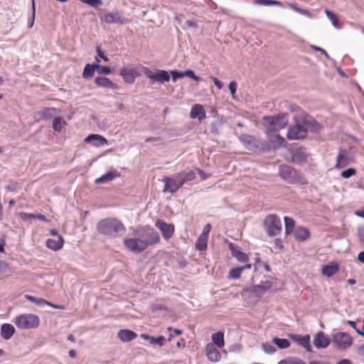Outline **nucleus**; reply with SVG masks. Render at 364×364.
<instances>
[{"mask_svg": "<svg viewBox=\"0 0 364 364\" xmlns=\"http://www.w3.org/2000/svg\"><path fill=\"white\" fill-rule=\"evenodd\" d=\"M356 173L355 169L353 168H349L341 173V176L344 178H349L350 177L355 175Z\"/></svg>", "mask_w": 364, "mask_h": 364, "instance_id": "obj_50", "label": "nucleus"}, {"mask_svg": "<svg viewBox=\"0 0 364 364\" xmlns=\"http://www.w3.org/2000/svg\"><path fill=\"white\" fill-rule=\"evenodd\" d=\"M212 341L218 348H223L225 345L224 333L222 331H218L212 334Z\"/></svg>", "mask_w": 364, "mask_h": 364, "instance_id": "obj_34", "label": "nucleus"}, {"mask_svg": "<svg viewBox=\"0 0 364 364\" xmlns=\"http://www.w3.org/2000/svg\"><path fill=\"white\" fill-rule=\"evenodd\" d=\"M358 259L362 262L364 263V251L360 252L358 255Z\"/></svg>", "mask_w": 364, "mask_h": 364, "instance_id": "obj_63", "label": "nucleus"}, {"mask_svg": "<svg viewBox=\"0 0 364 364\" xmlns=\"http://www.w3.org/2000/svg\"><path fill=\"white\" fill-rule=\"evenodd\" d=\"M206 355L208 358L212 362H218L221 358L220 353L215 348L213 344L206 346Z\"/></svg>", "mask_w": 364, "mask_h": 364, "instance_id": "obj_25", "label": "nucleus"}, {"mask_svg": "<svg viewBox=\"0 0 364 364\" xmlns=\"http://www.w3.org/2000/svg\"><path fill=\"white\" fill-rule=\"evenodd\" d=\"M183 75H184V77L185 76L188 77L191 79H192L195 81H197V82H200L201 80L200 77L197 76L196 75H195L194 72L191 70H187L184 71Z\"/></svg>", "mask_w": 364, "mask_h": 364, "instance_id": "obj_49", "label": "nucleus"}, {"mask_svg": "<svg viewBox=\"0 0 364 364\" xmlns=\"http://www.w3.org/2000/svg\"><path fill=\"white\" fill-rule=\"evenodd\" d=\"M28 217L30 218H38V219H39L40 220H42V221H47V219H46V216L43 215H41V214H38L36 215H32V214H28Z\"/></svg>", "mask_w": 364, "mask_h": 364, "instance_id": "obj_58", "label": "nucleus"}, {"mask_svg": "<svg viewBox=\"0 0 364 364\" xmlns=\"http://www.w3.org/2000/svg\"><path fill=\"white\" fill-rule=\"evenodd\" d=\"M144 74L151 80L159 83H164L170 80V74L164 70H156L153 71L147 67L142 68Z\"/></svg>", "mask_w": 364, "mask_h": 364, "instance_id": "obj_7", "label": "nucleus"}, {"mask_svg": "<svg viewBox=\"0 0 364 364\" xmlns=\"http://www.w3.org/2000/svg\"><path fill=\"white\" fill-rule=\"evenodd\" d=\"M32 16L31 17V19L28 21V28H32L34 23L35 21V6H34V1L33 0V6H32Z\"/></svg>", "mask_w": 364, "mask_h": 364, "instance_id": "obj_55", "label": "nucleus"}, {"mask_svg": "<svg viewBox=\"0 0 364 364\" xmlns=\"http://www.w3.org/2000/svg\"><path fill=\"white\" fill-rule=\"evenodd\" d=\"M288 6L300 14L305 15V16L310 15V13L309 11L299 8L295 4L289 3V4H288Z\"/></svg>", "mask_w": 364, "mask_h": 364, "instance_id": "obj_47", "label": "nucleus"}, {"mask_svg": "<svg viewBox=\"0 0 364 364\" xmlns=\"http://www.w3.org/2000/svg\"><path fill=\"white\" fill-rule=\"evenodd\" d=\"M134 237L124 240V245L134 253H141L149 246H154L160 241L159 232L150 225L138 228L134 232Z\"/></svg>", "mask_w": 364, "mask_h": 364, "instance_id": "obj_1", "label": "nucleus"}, {"mask_svg": "<svg viewBox=\"0 0 364 364\" xmlns=\"http://www.w3.org/2000/svg\"><path fill=\"white\" fill-rule=\"evenodd\" d=\"M119 173H118L117 171H116V170L111 171H109L107 173L102 175L100 178H97V179H95V183L97 184L108 183L109 181H113L115 178L119 177Z\"/></svg>", "mask_w": 364, "mask_h": 364, "instance_id": "obj_29", "label": "nucleus"}, {"mask_svg": "<svg viewBox=\"0 0 364 364\" xmlns=\"http://www.w3.org/2000/svg\"><path fill=\"white\" fill-rule=\"evenodd\" d=\"M358 353L364 359V344H363L358 350Z\"/></svg>", "mask_w": 364, "mask_h": 364, "instance_id": "obj_62", "label": "nucleus"}, {"mask_svg": "<svg viewBox=\"0 0 364 364\" xmlns=\"http://www.w3.org/2000/svg\"><path fill=\"white\" fill-rule=\"evenodd\" d=\"M272 342L280 349H286L290 346V342L286 338H279L274 337Z\"/></svg>", "mask_w": 364, "mask_h": 364, "instance_id": "obj_36", "label": "nucleus"}, {"mask_svg": "<svg viewBox=\"0 0 364 364\" xmlns=\"http://www.w3.org/2000/svg\"><path fill=\"white\" fill-rule=\"evenodd\" d=\"M15 333V328L10 323H4L1 326V336L5 340L10 339Z\"/></svg>", "mask_w": 364, "mask_h": 364, "instance_id": "obj_28", "label": "nucleus"}, {"mask_svg": "<svg viewBox=\"0 0 364 364\" xmlns=\"http://www.w3.org/2000/svg\"><path fill=\"white\" fill-rule=\"evenodd\" d=\"M177 177H180L183 183L185 184L189 181L194 180L196 177V173L194 171L191 170L188 171H183L179 173H177Z\"/></svg>", "mask_w": 364, "mask_h": 364, "instance_id": "obj_32", "label": "nucleus"}, {"mask_svg": "<svg viewBox=\"0 0 364 364\" xmlns=\"http://www.w3.org/2000/svg\"><path fill=\"white\" fill-rule=\"evenodd\" d=\"M190 117L191 119H198L200 122L205 119L206 114L203 105H194L191 109Z\"/></svg>", "mask_w": 364, "mask_h": 364, "instance_id": "obj_19", "label": "nucleus"}, {"mask_svg": "<svg viewBox=\"0 0 364 364\" xmlns=\"http://www.w3.org/2000/svg\"><path fill=\"white\" fill-rule=\"evenodd\" d=\"M102 19L105 23L109 24H124L127 22V19L125 18L123 13L117 10L105 14Z\"/></svg>", "mask_w": 364, "mask_h": 364, "instance_id": "obj_11", "label": "nucleus"}, {"mask_svg": "<svg viewBox=\"0 0 364 364\" xmlns=\"http://www.w3.org/2000/svg\"><path fill=\"white\" fill-rule=\"evenodd\" d=\"M83 4H88L92 7H97L102 5V0H80Z\"/></svg>", "mask_w": 364, "mask_h": 364, "instance_id": "obj_52", "label": "nucleus"}, {"mask_svg": "<svg viewBox=\"0 0 364 364\" xmlns=\"http://www.w3.org/2000/svg\"><path fill=\"white\" fill-rule=\"evenodd\" d=\"M96 51L97 55L96 56H98V59L100 60V58H102L104 61L107 62L109 60V58L107 55H105L104 51H102L100 46H97Z\"/></svg>", "mask_w": 364, "mask_h": 364, "instance_id": "obj_53", "label": "nucleus"}, {"mask_svg": "<svg viewBox=\"0 0 364 364\" xmlns=\"http://www.w3.org/2000/svg\"><path fill=\"white\" fill-rule=\"evenodd\" d=\"M306 158L307 156L305 151L301 149H300L293 154L294 161L299 163L305 161L306 160Z\"/></svg>", "mask_w": 364, "mask_h": 364, "instance_id": "obj_43", "label": "nucleus"}, {"mask_svg": "<svg viewBox=\"0 0 364 364\" xmlns=\"http://www.w3.org/2000/svg\"><path fill=\"white\" fill-rule=\"evenodd\" d=\"M332 343L335 348L346 350L353 344V338L347 333L338 332L333 335Z\"/></svg>", "mask_w": 364, "mask_h": 364, "instance_id": "obj_6", "label": "nucleus"}, {"mask_svg": "<svg viewBox=\"0 0 364 364\" xmlns=\"http://www.w3.org/2000/svg\"><path fill=\"white\" fill-rule=\"evenodd\" d=\"M255 4L270 6H282L283 4L281 1L276 0H254Z\"/></svg>", "mask_w": 364, "mask_h": 364, "instance_id": "obj_38", "label": "nucleus"}, {"mask_svg": "<svg viewBox=\"0 0 364 364\" xmlns=\"http://www.w3.org/2000/svg\"><path fill=\"white\" fill-rule=\"evenodd\" d=\"M97 230L101 235L114 239L123 235L126 232V227L116 218H107L97 223Z\"/></svg>", "mask_w": 364, "mask_h": 364, "instance_id": "obj_2", "label": "nucleus"}, {"mask_svg": "<svg viewBox=\"0 0 364 364\" xmlns=\"http://www.w3.org/2000/svg\"><path fill=\"white\" fill-rule=\"evenodd\" d=\"M262 349L267 354H273L277 351L276 348L270 343H262Z\"/></svg>", "mask_w": 364, "mask_h": 364, "instance_id": "obj_46", "label": "nucleus"}, {"mask_svg": "<svg viewBox=\"0 0 364 364\" xmlns=\"http://www.w3.org/2000/svg\"><path fill=\"white\" fill-rule=\"evenodd\" d=\"M14 323L19 328H34L39 326L40 320L34 314H21L16 318Z\"/></svg>", "mask_w": 364, "mask_h": 364, "instance_id": "obj_4", "label": "nucleus"}, {"mask_svg": "<svg viewBox=\"0 0 364 364\" xmlns=\"http://www.w3.org/2000/svg\"><path fill=\"white\" fill-rule=\"evenodd\" d=\"M265 230L269 236L274 237L279 235L282 230V222L277 215H268L264 221Z\"/></svg>", "mask_w": 364, "mask_h": 364, "instance_id": "obj_5", "label": "nucleus"}, {"mask_svg": "<svg viewBox=\"0 0 364 364\" xmlns=\"http://www.w3.org/2000/svg\"><path fill=\"white\" fill-rule=\"evenodd\" d=\"M262 120L265 122L264 125L269 134L284 129L288 124L289 117L286 113H279L277 116H264Z\"/></svg>", "mask_w": 364, "mask_h": 364, "instance_id": "obj_3", "label": "nucleus"}, {"mask_svg": "<svg viewBox=\"0 0 364 364\" xmlns=\"http://www.w3.org/2000/svg\"><path fill=\"white\" fill-rule=\"evenodd\" d=\"M120 75L122 76L124 82L127 83L134 82L137 76L136 71L134 69L123 68L120 70Z\"/></svg>", "mask_w": 364, "mask_h": 364, "instance_id": "obj_22", "label": "nucleus"}, {"mask_svg": "<svg viewBox=\"0 0 364 364\" xmlns=\"http://www.w3.org/2000/svg\"><path fill=\"white\" fill-rule=\"evenodd\" d=\"M331 343V339L322 331L318 332L314 338V345L318 349L326 348Z\"/></svg>", "mask_w": 364, "mask_h": 364, "instance_id": "obj_16", "label": "nucleus"}, {"mask_svg": "<svg viewBox=\"0 0 364 364\" xmlns=\"http://www.w3.org/2000/svg\"><path fill=\"white\" fill-rule=\"evenodd\" d=\"M338 271V265L336 263H332L323 267L322 274L328 277L335 274Z\"/></svg>", "mask_w": 364, "mask_h": 364, "instance_id": "obj_31", "label": "nucleus"}, {"mask_svg": "<svg viewBox=\"0 0 364 364\" xmlns=\"http://www.w3.org/2000/svg\"><path fill=\"white\" fill-rule=\"evenodd\" d=\"M252 268V264H246L241 267H237L235 268H232L230 269L228 275V278L230 279H239L241 276L242 272L245 269H249Z\"/></svg>", "mask_w": 364, "mask_h": 364, "instance_id": "obj_23", "label": "nucleus"}, {"mask_svg": "<svg viewBox=\"0 0 364 364\" xmlns=\"http://www.w3.org/2000/svg\"><path fill=\"white\" fill-rule=\"evenodd\" d=\"M325 13L328 18L331 21L332 25L336 28L339 29L341 28V26L338 24L337 16L334 13L328 10H326Z\"/></svg>", "mask_w": 364, "mask_h": 364, "instance_id": "obj_41", "label": "nucleus"}, {"mask_svg": "<svg viewBox=\"0 0 364 364\" xmlns=\"http://www.w3.org/2000/svg\"><path fill=\"white\" fill-rule=\"evenodd\" d=\"M156 227L160 230L165 240L170 239L174 233V225L166 223L162 220H158L155 223Z\"/></svg>", "mask_w": 364, "mask_h": 364, "instance_id": "obj_13", "label": "nucleus"}, {"mask_svg": "<svg viewBox=\"0 0 364 364\" xmlns=\"http://www.w3.org/2000/svg\"><path fill=\"white\" fill-rule=\"evenodd\" d=\"M164 183V192L176 193L183 185V181L177 174L172 178L164 177L162 180Z\"/></svg>", "mask_w": 364, "mask_h": 364, "instance_id": "obj_9", "label": "nucleus"}, {"mask_svg": "<svg viewBox=\"0 0 364 364\" xmlns=\"http://www.w3.org/2000/svg\"><path fill=\"white\" fill-rule=\"evenodd\" d=\"M229 90L231 93L234 95L236 92L237 90V83L235 82H231L228 85Z\"/></svg>", "mask_w": 364, "mask_h": 364, "instance_id": "obj_59", "label": "nucleus"}, {"mask_svg": "<svg viewBox=\"0 0 364 364\" xmlns=\"http://www.w3.org/2000/svg\"><path fill=\"white\" fill-rule=\"evenodd\" d=\"M117 336L122 342H129L136 338L137 334L133 331L122 329L118 332Z\"/></svg>", "mask_w": 364, "mask_h": 364, "instance_id": "obj_27", "label": "nucleus"}, {"mask_svg": "<svg viewBox=\"0 0 364 364\" xmlns=\"http://www.w3.org/2000/svg\"><path fill=\"white\" fill-rule=\"evenodd\" d=\"M56 109L55 108L51 107H46L38 114L40 116L41 119H52L55 114Z\"/></svg>", "mask_w": 364, "mask_h": 364, "instance_id": "obj_35", "label": "nucleus"}, {"mask_svg": "<svg viewBox=\"0 0 364 364\" xmlns=\"http://www.w3.org/2000/svg\"><path fill=\"white\" fill-rule=\"evenodd\" d=\"M358 232L360 242L364 244V225L358 228Z\"/></svg>", "mask_w": 364, "mask_h": 364, "instance_id": "obj_54", "label": "nucleus"}, {"mask_svg": "<svg viewBox=\"0 0 364 364\" xmlns=\"http://www.w3.org/2000/svg\"><path fill=\"white\" fill-rule=\"evenodd\" d=\"M311 48L315 50H318V51H320V53H322L323 54L325 55V56L327 58H329V55L328 54V53L324 50L322 48H320V47H318V46H312Z\"/></svg>", "mask_w": 364, "mask_h": 364, "instance_id": "obj_60", "label": "nucleus"}, {"mask_svg": "<svg viewBox=\"0 0 364 364\" xmlns=\"http://www.w3.org/2000/svg\"><path fill=\"white\" fill-rule=\"evenodd\" d=\"M167 330L170 332L168 341H171L174 336H179L182 334V331L178 328H173L171 327H168Z\"/></svg>", "mask_w": 364, "mask_h": 364, "instance_id": "obj_48", "label": "nucleus"}, {"mask_svg": "<svg viewBox=\"0 0 364 364\" xmlns=\"http://www.w3.org/2000/svg\"><path fill=\"white\" fill-rule=\"evenodd\" d=\"M350 163L349 153L346 149H341L336 157V168H342Z\"/></svg>", "mask_w": 364, "mask_h": 364, "instance_id": "obj_17", "label": "nucleus"}, {"mask_svg": "<svg viewBox=\"0 0 364 364\" xmlns=\"http://www.w3.org/2000/svg\"><path fill=\"white\" fill-rule=\"evenodd\" d=\"M239 140L247 149L252 151H257L262 146V143L259 140L249 134H242L239 136Z\"/></svg>", "mask_w": 364, "mask_h": 364, "instance_id": "obj_12", "label": "nucleus"}, {"mask_svg": "<svg viewBox=\"0 0 364 364\" xmlns=\"http://www.w3.org/2000/svg\"><path fill=\"white\" fill-rule=\"evenodd\" d=\"M294 235L296 240L304 242L309 238L311 233L307 228L299 226L294 230Z\"/></svg>", "mask_w": 364, "mask_h": 364, "instance_id": "obj_24", "label": "nucleus"}, {"mask_svg": "<svg viewBox=\"0 0 364 364\" xmlns=\"http://www.w3.org/2000/svg\"><path fill=\"white\" fill-rule=\"evenodd\" d=\"M95 62L97 63V72L99 74L109 75L112 73L111 69L107 66L100 65V60L98 59V56L95 57Z\"/></svg>", "mask_w": 364, "mask_h": 364, "instance_id": "obj_42", "label": "nucleus"}, {"mask_svg": "<svg viewBox=\"0 0 364 364\" xmlns=\"http://www.w3.org/2000/svg\"><path fill=\"white\" fill-rule=\"evenodd\" d=\"M278 364H306L302 359L297 357H288L280 360Z\"/></svg>", "mask_w": 364, "mask_h": 364, "instance_id": "obj_39", "label": "nucleus"}, {"mask_svg": "<svg viewBox=\"0 0 364 364\" xmlns=\"http://www.w3.org/2000/svg\"><path fill=\"white\" fill-rule=\"evenodd\" d=\"M276 141L279 147L285 146V144H286L285 139L279 134L276 135Z\"/></svg>", "mask_w": 364, "mask_h": 364, "instance_id": "obj_56", "label": "nucleus"}, {"mask_svg": "<svg viewBox=\"0 0 364 364\" xmlns=\"http://www.w3.org/2000/svg\"><path fill=\"white\" fill-rule=\"evenodd\" d=\"M255 287L257 288L258 289L261 290V291L265 292L266 291H267L268 289H269L271 288V284H260Z\"/></svg>", "mask_w": 364, "mask_h": 364, "instance_id": "obj_57", "label": "nucleus"}, {"mask_svg": "<svg viewBox=\"0 0 364 364\" xmlns=\"http://www.w3.org/2000/svg\"><path fill=\"white\" fill-rule=\"evenodd\" d=\"M95 83L97 86L102 87L110 88L112 90L117 88V85L106 77H97L95 79Z\"/></svg>", "mask_w": 364, "mask_h": 364, "instance_id": "obj_26", "label": "nucleus"}, {"mask_svg": "<svg viewBox=\"0 0 364 364\" xmlns=\"http://www.w3.org/2000/svg\"><path fill=\"white\" fill-rule=\"evenodd\" d=\"M229 248L231 250L232 255L239 262H245L248 260L247 255L240 250H237L232 243L229 245Z\"/></svg>", "mask_w": 364, "mask_h": 364, "instance_id": "obj_30", "label": "nucleus"}, {"mask_svg": "<svg viewBox=\"0 0 364 364\" xmlns=\"http://www.w3.org/2000/svg\"><path fill=\"white\" fill-rule=\"evenodd\" d=\"M97 63L93 64H87L83 70L82 77L85 79H89L94 75L95 71L97 70Z\"/></svg>", "mask_w": 364, "mask_h": 364, "instance_id": "obj_33", "label": "nucleus"}, {"mask_svg": "<svg viewBox=\"0 0 364 364\" xmlns=\"http://www.w3.org/2000/svg\"><path fill=\"white\" fill-rule=\"evenodd\" d=\"M306 135V129L302 127V124L297 118L295 124L289 127L287 137L289 140H299L304 139Z\"/></svg>", "mask_w": 364, "mask_h": 364, "instance_id": "obj_8", "label": "nucleus"}, {"mask_svg": "<svg viewBox=\"0 0 364 364\" xmlns=\"http://www.w3.org/2000/svg\"><path fill=\"white\" fill-rule=\"evenodd\" d=\"M141 337L146 341L150 345L152 346H163L165 344L166 338L164 336H160L158 337H154L152 336H149L146 333L141 334Z\"/></svg>", "mask_w": 364, "mask_h": 364, "instance_id": "obj_20", "label": "nucleus"}, {"mask_svg": "<svg viewBox=\"0 0 364 364\" xmlns=\"http://www.w3.org/2000/svg\"><path fill=\"white\" fill-rule=\"evenodd\" d=\"M63 123V119L60 117H55L53 122V129L55 132H60L62 129V124Z\"/></svg>", "mask_w": 364, "mask_h": 364, "instance_id": "obj_45", "label": "nucleus"}, {"mask_svg": "<svg viewBox=\"0 0 364 364\" xmlns=\"http://www.w3.org/2000/svg\"><path fill=\"white\" fill-rule=\"evenodd\" d=\"M85 142L95 147H100L107 144V140L100 134H90L85 139Z\"/></svg>", "mask_w": 364, "mask_h": 364, "instance_id": "obj_18", "label": "nucleus"}, {"mask_svg": "<svg viewBox=\"0 0 364 364\" xmlns=\"http://www.w3.org/2000/svg\"><path fill=\"white\" fill-rule=\"evenodd\" d=\"M213 82H214V84L215 85L216 87H218L219 89L222 88L223 83L218 79H217L216 77H214L213 78Z\"/></svg>", "mask_w": 364, "mask_h": 364, "instance_id": "obj_61", "label": "nucleus"}, {"mask_svg": "<svg viewBox=\"0 0 364 364\" xmlns=\"http://www.w3.org/2000/svg\"><path fill=\"white\" fill-rule=\"evenodd\" d=\"M207 239L208 236L205 233L203 232L202 235L198 238L196 241V248L198 250H204L207 247Z\"/></svg>", "mask_w": 364, "mask_h": 364, "instance_id": "obj_37", "label": "nucleus"}, {"mask_svg": "<svg viewBox=\"0 0 364 364\" xmlns=\"http://www.w3.org/2000/svg\"><path fill=\"white\" fill-rule=\"evenodd\" d=\"M294 220L291 218L284 217L285 231L286 234L291 233L294 229Z\"/></svg>", "mask_w": 364, "mask_h": 364, "instance_id": "obj_40", "label": "nucleus"}, {"mask_svg": "<svg viewBox=\"0 0 364 364\" xmlns=\"http://www.w3.org/2000/svg\"><path fill=\"white\" fill-rule=\"evenodd\" d=\"M336 364H352L350 360L343 359L338 361Z\"/></svg>", "mask_w": 364, "mask_h": 364, "instance_id": "obj_64", "label": "nucleus"}, {"mask_svg": "<svg viewBox=\"0 0 364 364\" xmlns=\"http://www.w3.org/2000/svg\"><path fill=\"white\" fill-rule=\"evenodd\" d=\"M25 297L26 298L27 300L39 306H43L44 304L51 306V304L49 302L46 301L45 299L42 298H38L31 295H26Z\"/></svg>", "mask_w": 364, "mask_h": 364, "instance_id": "obj_44", "label": "nucleus"}, {"mask_svg": "<svg viewBox=\"0 0 364 364\" xmlns=\"http://www.w3.org/2000/svg\"><path fill=\"white\" fill-rule=\"evenodd\" d=\"M289 337L299 345L302 346L309 353L312 352V347L310 343V336H300L297 334H289Z\"/></svg>", "mask_w": 364, "mask_h": 364, "instance_id": "obj_15", "label": "nucleus"}, {"mask_svg": "<svg viewBox=\"0 0 364 364\" xmlns=\"http://www.w3.org/2000/svg\"><path fill=\"white\" fill-rule=\"evenodd\" d=\"M63 237L61 235H58V237L48 239L46 241V247L52 250L58 251L63 247Z\"/></svg>", "mask_w": 364, "mask_h": 364, "instance_id": "obj_21", "label": "nucleus"}, {"mask_svg": "<svg viewBox=\"0 0 364 364\" xmlns=\"http://www.w3.org/2000/svg\"><path fill=\"white\" fill-rule=\"evenodd\" d=\"M169 74L170 76L171 75L173 82H176L178 78L184 77L183 72L177 70H171Z\"/></svg>", "mask_w": 364, "mask_h": 364, "instance_id": "obj_51", "label": "nucleus"}, {"mask_svg": "<svg viewBox=\"0 0 364 364\" xmlns=\"http://www.w3.org/2000/svg\"><path fill=\"white\" fill-rule=\"evenodd\" d=\"M298 119L302 124V127L306 129V133H308V132L316 133L321 129L319 124L309 115L304 114L300 116Z\"/></svg>", "mask_w": 364, "mask_h": 364, "instance_id": "obj_10", "label": "nucleus"}, {"mask_svg": "<svg viewBox=\"0 0 364 364\" xmlns=\"http://www.w3.org/2000/svg\"><path fill=\"white\" fill-rule=\"evenodd\" d=\"M279 175L289 183H293L296 179L297 173L294 168L288 165H282L279 167Z\"/></svg>", "mask_w": 364, "mask_h": 364, "instance_id": "obj_14", "label": "nucleus"}]
</instances>
